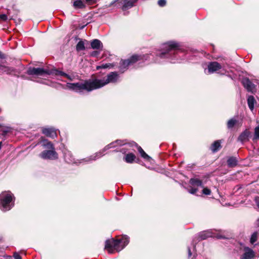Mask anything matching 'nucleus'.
<instances>
[{
	"mask_svg": "<svg viewBox=\"0 0 259 259\" xmlns=\"http://www.w3.org/2000/svg\"><path fill=\"white\" fill-rule=\"evenodd\" d=\"M242 83L244 87L248 91L252 92L255 89V85L247 78L242 79Z\"/></svg>",
	"mask_w": 259,
	"mask_h": 259,
	"instance_id": "obj_13",
	"label": "nucleus"
},
{
	"mask_svg": "<svg viewBox=\"0 0 259 259\" xmlns=\"http://www.w3.org/2000/svg\"><path fill=\"white\" fill-rule=\"evenodd\" d=\"M188 256H189V257H190L192 255V253H191V249L190 247L188 248Z\"/></svg>",
	"mask_w": 259,
	"mask_h": 259,
	"instance_id": "obj_36",
	"label": "nucleus"
},
{
	"mask_svg": "<svg viewBox=\"0 0 259 259\" xmlns=\"http://www.w3.org/2000/svg\"><path fill=\"white\" fill-rule=\"evenodd\" d=\"M128 242L129 238L126 235H124L119 239L107 240L105 242V248L109 253H113L114 250L120 251L123 249Z\"/></svg>",
	"mask_w": 259,
	"mask_h": 259,
	"instance_id": "obj_4",
	"label": "nucleus"
},
{
	"mask_svg": "<svg viewBox=\"0 0 259 259\" xmlns=\"http://www.w3.org/2000/svg\"><path fill=\"white\" fill-rule=\"evenodd\" d=\"M76 49L77 51L84 50L85 49L84 41L80 40L76 45Z\"/></svg>",
	"mask_w": 259,
	"mask_h": 259,
	"instance_id": "obj_24",
	"label": "nucleus"
},
{
	"mask_svg": "<svg viewBox=\"0 0 259 259\" xmlns=\"http://www.w3.org/2000/svg\"><path fill=\"white\" fill-rule=\"evenodd\" d=\"M245 252L242 255L241 259H251L254 256V251L248 247L244 248Z\"/></svg>",
	"mask_w": 259,
	"mask_h": 259,
	"instance_id": "obj_15",
	"label": "nucleus"
},
{
	"mask_svg": "<svg viewBox=\"0 0 259 259\" xmlns=\"http://www.w3.org/2000/svg\"><path fill=\"white\" fill-rule=\"evenodd\" d=\"M253 140H259V125L254 128Z\"/></svg>",
	"mask_w": 259,
	"mask_h": 259,
	"instance_id": "obj_28",
	"label": "nucleus"
},
{
	"mask_svg": "<svg viewBox=\"0 0 259 259\" xmlns=\"http://www.w3.org/2000/svg\"><path fill=\"white\" fill-rule=\"evenodd\" d=\"M138 0H114L110 4V6L114 5L116 2L120 4L123 10H126L135 6Z\"/></svg>",
	"mask_w": 259,
	"mask_h": 259,
	"instance_id": "obj_11",
	"label": "nucleus"
},
{
	"mask_svg": "<svg viewBox=\"0 0 259 259\" xmlns=\"http://www.w3.org/2000/svg\"><path fill=\"white\" fill-rule=\"evenodd\" d=\"M223 67H224L217 62H209L207 65V70L205 69V73L206 74L213 73Z\"/></svg>",
	"mask_w": 259,
	"mask_h": 259,
	"instance_id": "obj_12",
	"label": "nucleus"
},
{
	"mask_svg": "<svg viewBox=\"0 0 259 259\" xmlns=\"http://www.w3.org/2000/svg\"><path fill=\"white\" fill-rule=\"evenodd\" d=\"M259 233L258 232H254L251 236L250 242L251 244H253L255 242L257 239Z\"/></svg>",
	"mask_w": 259,
	"mask_h": 259,
	"instance_id": "obj_25",
	"label": "nucleus"
},
{
	"mask_svg": "<svg viewBox=\"0 0 259 259\" xmlns=\"http://www.w3.org/2000/svg\"><path fill=\"white\" fill-rule=\"evenodd\" d=\"M135 158H136L135 155L134 154L130 153L127 154L125 156L124 159H125V161L127 163H132L134 161Z\"/></svg>",
	"mask_w": 259,
	"mask_h": 259,
	"instance_id": "obj_20",
	"label": "nucleus"
},
{
	"mask_svg": "<svg viewBox=\"0 0 259 259\" xmlns=\"http://www.w3.org/2000/svg\"><path fill=\"white\" fill-rule=\"evenodd\" d=\"M197 191V189L196 188H192L191 189L188 190V192L192 194H195V193Z\"/></svg>",
	"mask_w": 259,
	"mask_h": 259,
	"instance_id": "obj_32",
	"label": "nucleus"
},
{
	"mask_svg": "<svg viewBox=\"0 0 259 259\" xmlns=\"http://www.w3.org/2000/svg\"><path fill=\"white\" fill-rule=\"evenodd\" d=\"M12 70L13 69L10 68L4 65H0V71L5 72L9 74L10 73Z\"/></svg>",
	"mask_w": 259,
	"mask_h": 259,
	"instance_id": "obj_27",
	"label": "nucleus"
},
{
	"mask_svg": "<svg viewBox=\"0 0 259 259\" xmlns=\"http://www.w3.org/2000/svg\"><path fill=\"white\" fill-rule=\"evenodd\" d=\"M13 256L15 259H22L21 256L17 252H15Z\"/></svg>",
	"mask_w": 259,
	"mask_h": 259,
	"instance_id": "obj_35",
	"label": "nucleus"
},
{
	"mask_svg": "<svg viewBox=\"0 0 259 259\" xmlns=\"http://www.w3.org/2000/svg\"><path fill=\"white\" fill-rule=\"evenodd\" d=\"M27 74L31 75H36V76H46L50 74H55L57 75H61L63 76H65L70 80H72V79L71 78L70 76L67 74L66 73L59 71L56 69L53 70H49L43 68H29L27 70Z\"/></svg>",
	"mask_w": 259,
	"mask_h": 259,
	"instance_id": "obj_6",
	"label": "nucleus"
},
{
	"mask_svg": "<svg viewBox=\"0 0 259 259\" xmlns=\"http://www.w3.org/2000/svg\"><path fill=\"white\" fill-rule=\"evenodd\" d=\"M114 144L112 146H113L112 148H113L116 146V144L123 145L124 147L120 149V151L122 152L125 153V150H128L129 148L136 147L138 148V150L139 152L140 153L141 156L145 159H149L150 158V156L148 155L145 151L143 150V149L140 147L138 146V145L135 142H131L129 143H123V142H121L119 140H117L114 142Z\"/></svg>",
	"mask_w": 259,
	"mask_h": 259,
	"instance_id": "obj_8",
	"label": "nucleus"
},
{
	"mask_svg": "<svg viewBox=\"0 0 259 259\" xmlns=\"http://www.w3.org/2000/svg\"><path fill=\"white\" fill-rule=\"evenodd\" d=\"M14 205V197L10 191H5L0 194V209L3 211L10 210Z\"/></svg>",
	"mask_w": 259,
	"mask_h": 259,
	"instance_id": "obj_7",
	"label": "nucleus"
},
{
	"mask_svg": "<svg viewBox=\"0 0 259 259\" xmlns=\"http://www.w3.org/2000/svg\"><path fill=\"white\" fill-rule=\"evenodd\" d=\"M73 6L76 9H82L85 7V5L82 1L76 0L74 2Z\"/></svg>",
	"mask_w": 259,
	"mask_h": 259,
	"instance_id": "obj_22",
	"label": "nucleus"
},
{
	"mask_svg": "<svg viewBox=\"0 0 259 259\" xmlns=\"http://www.w3.org/2000/svg\"><path fill=\"white\" fill-rule=\"evenodd\" d=\"M144 57H145L144 56L143 57L141 56L138 55H133L132 56L130 59L125 60H121L120 62V67L119 69L120 70L123 72L127 68V67L132 64H133L134 63H136L138 60H140L141 59H143Z\"/></svg>",
	"mask_w": 259,
	"mask_h": 259,
	"instance_id": "obj_9",
	"label": "nucleus"
},
{
	"mask_svg": "<svg viewBox=\"0 0 259 259\" xmlns=\"http://www.w3.org/2000/svg\"><path fill=\"white\" fill-rule=\"evenodd\" d=\"M100 54V52L98 51H93L91 53V56H92V57H97Z\"/></svg>",
	"mask_w": 259,
	"mask_h": 259,
	"instance_id": "obj_31",
	"label": "nucleus"
},
{
	"mask_svg": "<svg viewBox=\"0 0 259 259\" xmlns=\"http://www.w3.org/2000/svg\"><path fill=\"white\" fill-rule=\"evenodd\" d=\"M221 143L219 141H215L211 146V150L213 152H217L221 148Z\"/></svg>",
	"mask_w": 259,
	"mask_h": 259,
	"instance_id": "obj_21",
	"label": "nucleus"
},
{
	"mask_svg": "<svg viewBox=\"0 0 259 259\" xmlns=\"http://www.w3.org/2000/svg\"><path fill=\"white\" fill-rule=\"evenodd\" d=\"M249 135V132L247 130H245L240 135L238 138V141L243 142L247 140Z\"/></svg>",
	"mask_w": 259,
	"mask_h": 259,
	"instance_id": "obj_18",
	"label": "nucleus"
},
{
	"mask_svg": "<svg viewBox=\"0 0 259 259\" xmlns=\"http://www.w3.org/2000/svg\"><path fill=\"white\" fill-rule=\"evenodd\" d=\"M237 121L235 118L230 119L227 123V127L229 128H232L237 123Z\"/></svg>",
	"mask_w": 259,
	"mask_h": 259,
	"instance_id": "obj_26",
	"label": "nucleus"
},
{
	"mask_svg": "<svg viewBox=\"0 0 259 259\" xmlns=\"http://www.w3.org/2000/svg\"><path fill=\"white\" fill-rule=\"evenodd\" d=\"M254 201H255V203L257 207L259 209V197L258 196H256L254 198Z\"/></svg>",
	"mask_w": 259,
	"mask_h": 259,
	"instance_id": "obj_34",
	"label": "nucleus"
},
{
	"mask_svg": "<svg viewBox=\"0 0 259 259\" xmlns=\"http://www.w3.org/2000/svg\"><path fill=\"white\" fill-rule=\"evenodd\" d=\"M42 133L52 138L57 137V130L53 128H44L42 130Z\"/></svg>",
	"mask_w": 259,
	"mask_h": 259,
	"instance_id": "obj_14",
	"label": "nucleus"
},
{
	"mask_svg": "<svg viewBox=\"0 0 259 259\" xmlns=\"http://www.w3.org/2000/svg\"><path fill=\"white\" fill-rule=\"evenodd\" d=\"M0 58H4V55L1 51H0Z\"/></svg>",
	"mask_w": 259,
	"mask_h": 259,
	"instance_id": "obj_38",
	"label": "nucleus"
},
{
	"mask_svg": "<svg viewBox=\"0 0 259 259\" xmlns=\"http://www.w3.org/2000/svg\"><path fill=\"white\" fill-rule=\"evenodd\" d=\"M202 192L204 194L206 195H209L211 193V191L210 189L207 188H205L203 189L202 190Z\"/></svg>",
	"mask_w": 259,
	"mask_h": 259,
	"instance_id": "obj_29",
	"label": "nucleus"
},
{
	"mask_svg": "<svg viewBox=\"0 0 259 259\" xmlns=\"http://www.w3.org/2000/svg\"><path fill=\"white\" fill-rule=\"evenodd\" d=\"M119 79V75L116 72H112L107 76L106 78L98 79L91 78L88 80L75 83H67L66 88L77 93L83 91L88 92L101 88L109 83H115Z\"/></svg>",
	"mask_w": 259,
	"mask_h": 259,
	"instance_id": "obj_1",
	"label": "nucleus"
},
{
	"mask_svg": "<svg viewBox=\"0 0 259 259\" xmlns=\"http://www.w3.org/2000/svg\"><path fill=\"white\" fill-rule=\"evenodd\" d=\"M180 45L175 41H169L163 45L160 52L156 55L160 59H166L170 63L179 62L178 57L179 56V50Z\"/></svg>",
	"mask_w": 259,
	"mask_h": 259,
	"instance_id": "obj_2",
	"label": "nucleus"
},
{
	"mask_svg": "<svg viewBox=\"0 0 259 259\" xmlns=\"http://www.w3.org/2000/svg\"><path fill=\"white\" fill-rule=\"evenodd\" d=\"M190 183L193 186H201L202 185V181L198 179H191Z\"/></svg>",
	"mask_w": 259,
	"mask_h": 259,
	"instance_id": "obj_23",
	"label": "nucleus"
},
{
	"mask_svg": "<svg viewBox=\"0 0 259 259\" xmlns=\"http://www.w3.org/2000/svg\"><path fill=\"white\" fill-rule=\"evenodd\" d=\"M91 46L93 49H102L103 48V44L102 42L97 39H93L91 42Z\"/></svg>",
	"mask_w": 259,
	"mask_h": 259,
	"instance_id": "obj_16",
	"label": "nucleus"
},
{
	"mask_svg": "<svg viewBox=\"0 0 259 259\" xmlns=\"http://www.w3.org/2000/svg\"><path fill=\"white\" fill-rule=\"evenodd\" d=\"M44 148L48 150H44L39 156L44 159L55 160L58 158V154L55 150V148L52 142L47 139L41 138L39 142Z\"/></svg>",
	"mask_w": 259,
	"mask_h": 259,
	"instance_id": "obj_5",
	"label": "nucleus"
},
{
	"mask_svg": "<svg viewBox=\"0 0 259 259\" xmlns=\"http://www.w3.org/2000/svg\"><path fill=\"white\" fill-rule=\"evenodd\" d=\"M109 66H110V65L108 64H103L101 66H98L97 67V69H99V68H107L109 67Z\"/></svg>",
	"mask_w": 259,
	"mask_h": 259,
	"instance_id": "obj_33",
	"label": "nucleus"
},
{
	"mask_svg": "<svg viewBox=\"0 0 259 259\" xmlns=\"http://www.w3.org/2000/svg\"><path fill=\"white\" fill-rule=\"evenodd\" d=\"M88 3H95L96 0H85Z\"/></svg>",
	"mask_w": 259,
	"mask_h": 259,
	"instance_id": "obj_37",
	"label": "nucleus"
},
{
	"mask_svg": "<svg viewBox=\"0 0 259 259\" xmlns=\"http://www.w3.org/2000/svg\"><path fill=\"white\" fill-rule=\"evenodd\" d=\"M256 101L253 96H249L247 98V104L249 109L252 111L254 107V104Z\"/></svg>",
	"mask_w": 259,
	"mask_h": 259,
	"instance_id": "obj_17",
	"label": "nucleus"
},
{
	"mask_svg": "<svg viewBox=\"0 0 259 259\" xmlns=\"http://www.w3.org/2000/svg\"><path fill=\"white\" fill-rule=\"evenodd\" d=\"M257 225L259 227V218L257 220Z\"/></svg>",
	"mask_w": 259,
	"mask_h": 259,
	"instance_id": "obj_39",
	"label": "nucleus"
},
{
	"mask_svg": "<svg viewBox=\"0 0 259 259\" xmlns=\"http://www.w3.org/2000/svg\"><path fill=\"white\" fill-rule=\"evenodd\" d=\"M227 164L229 167H233L237 164V160L234 157H230L227 160Z\"/></svg>",
	"mask_w": 259,
	"mask_h": 259,
	"instance_id": "obj_19",
	"label": "nucleus"
},
{
	"mask_svg": "<svg viewBox=\"0 0 259 259\" xmlns=\"http://www.w3.org/2000/svg\"><path fill=\"white\" fill-rule=\"evenodd\" d=\"M114 143H111L109 145L106 146L103 149H102L101 151L97 152L95 154L91 156L90 157L86 158L84 159H82L80 160H76L74 157L73 156L72 153L70 151H66L64 152V157L65 161L68 163L71 164H78L82 162H91L93 160H95L99 158L100 157H101L104 155V152L111 148V147H113V146H112L113 145Z\"/></svg>",
	"mask_w": 259,
	"mask_h": 259,
	"instance_id": "obj_3",
	"label": "nucleus"
},
{
	"mask_svg": "<svg viewBox=\"0 0 259 259\" xmlns=\"http://www.w3.org/2000/svg\"><path fill=\"white\" fill-rule=\"evenodd\" d=\"M198 235L201 240L206 239L208 237H215L218 239L225 238V237L220 232H218L215 230H206L200 232Z\"/></svg>",
	"mask_w": 259,
	"mask_h": 259,
	"instance_id": "obj_10",
	"label": "nucleus"
},
{
	"mask_svg": "<svg viewBox=\"0 0 259 259\" xmlns=\"http://www.w3.org/2000/svg\"><path fill=\"white\" fill-rule=\"evenodd\" d=\"M158 4L160 7H163L166 5L165 0H159L158 1Z\"/></svg>",
	"mask_w": 259,
	"mask_h": 259,
	"instance_id": "obj_30",
	"label": "nucleus"
}]
</instances>
